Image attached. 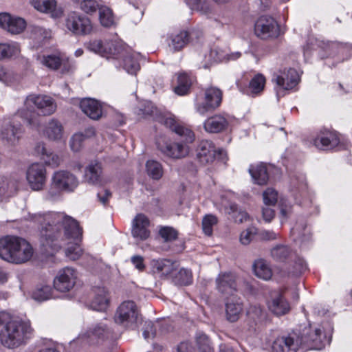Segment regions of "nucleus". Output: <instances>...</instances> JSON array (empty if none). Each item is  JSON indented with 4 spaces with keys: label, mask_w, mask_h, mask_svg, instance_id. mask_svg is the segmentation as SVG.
I'll list each match as a JSON object with an SVG mask.
<instances>
[{
    "label": "nucleus",
    "mask_w": 352,
    "mask_h": 352,
    "mask_svg": "<svg viewBox=\"0 0 352 352\" xmlns=\"http://www.w3.org/2000/svg\"><path fill=\"white\" fill-rule=\"evenodd\" d=\"M33 220L41 224L40 244L48 254L58 251L63 246L72 243L65 250L66 256L70 260H77L82 254L78 244L82 230L78 222L63 213L50 212L35 214Z\"/></svg>",
    "instance_id": "f257e3e1"
},
{
    "label": "nucleus",
    "mask_w": 352,
    "mask_h": 352,
    "mask_svg": "<svg viewBox=\"0 0 352 352\" xmlns=\"http://www.w3.org/2000/svg\"><path fill=\"white\" fill-rule=\"evenodd\" d=\"M159 121L179 137V139L175 142L158 141L157 144L159 150L166 156L173 159L186 157L190 151L188 144L195 140L194 133L179 124L174 118L162 116L160 118Z\"/></svg>",
    "instance_id": "f03ea898"
},
{
    "label": "nucleus",
    "mask_w": 352,
    "mask_h": 352,
    "mask_svg": "<svg viewBox=\"0 0 352 352\" xmlns=\"http://www.w3.org/2000/svg\"><path fill=\"white\" fill-rule=\"evenodd\" d=\"M24 106V109L18 111V115L32 127H38L40 124L38 115L50 116L56 109L54 99L45 95L28 96Z\"/></svg>",
    "instance_id": "7ed1b4c3"
},
{
    "label": "nucleus",
    "mask_w": 352,
    "mask_h": 352,
    "mask_svg": "<svg viewBox=\"0 0 352 352\" xmlns=\"http://www.w3.org/2000/svg\"><path fill=\"white\" fill-rule=\"evenodd\" d=\"M34 249L25 239L7 236L0 239V258L9 263L22 264L29 261Z\"/></svg>",
    "instance_id": "20e7f679"
},
{
    "label": "nucleus",
    "mask_w": 352,
    "mask_h": 352,
    "mask_svg": "<svg viewBox=\"0 0 352 352\" xmlns=\"http://www.w3.org/2000/svg\"><path fill=\"white\" fill-rule=\"evenodd\" d=\"M32 332V329L28 322L9 321L0 332V341L7 348H16L24 343Z\"/></svg>",
    "instance_id": "39448f33"
},
{
    "label": "nucleus",
    "mask_w": 352,
    "mask_h": 352,
    "mask_svg": "<svg viewBox=\"0 0 352 352\" xmlns=\"http://www.w3.org/2000/svg\"><path fill=\"white\" fill-rule=\"evenodd\" d=\"M78 184V179L74 173L66 170H56L52 175L50 188L45 193V199L55 200L60 197L62 192H74Z\"/></svg>",
    "instance_id": "423d86ee"
},
{
    "label": "nucleus",
    "mask_w": 352,
    "mask_h": 352,
    "mask_svg": "<svg viewBox=\"0 0 352 352\" xmlns=\"http://www.w3.org/2000/svg\"><path fill=\"white\" fill-rule=\"evenodd\" d=\"M38 60L43 66L50 70L60 69L62 74H70L76 69L74 63L59 52L39 56Z\"/></svg>",
    "instance_id": "0eeeda50"
},
{
    "label": "nucleus",
    "mask_w": 352,
    "mask_h": 352,
    "mask_svg": "<svg viewBox=\"0 0 352 352\" xmlns=\"http://www.w3.org/2000/svg\"><path fill=\"white\" fill-rule=\"evenodd\" d=\"M23 133L22 126L19 122L14 119H5L2 121L0 127V139L3 144L10 146L16 145Z\"/></svg>",
    "instance_id": "6e6552de"
},
{
    "label": "nucleus",
    "mask_w": 352,
    "mask_h": 352,
    "mask_svg": "<svg viewBox=\"0 0 352 352\" xmlns=\"http://www.w3.org/2000/svg\"><path fill=\"white\" fill-rule=\"evenodd\" d=\"M65 27L69 32L76 36L87 35L92 31L90 19L75 12L67 15L65 19Z\"/></svg>",
    "instance_id": "1a4fd4ad"
},
{
    "label": "nucleus",
    "mask_w": 352,
    "mask_h": 352,
    "mask_svg": "<svg viewBox=\"0 0 352 352\" xmlns=\"http://www.w3.org/2000/svg\"><path fill=\"white\" fill-rule=\"evenodd\" d=\"M254 31L256 35L261 39L276 38L280 34V28L276 20L267 15L257 19Z\"/></svg>",
    "instance_id": "9d476101"
},
{
    "label": "nucleus",
    "mask_w": 352,
    "mask_h": 352,
    "mask_svg": "<svg viewBox=\"0 0 352 352\" xmlns=\"http://www.w3.org/2000/svg\"><path fill=\"white\" fill-rule=\"evenodd\" d=\"M300 338L302 340V344L315 350H321L326 344L330 343V338L326 336L320 327L305 329Z\"/></svg>",
    "instance_id": "9b49d317"
},
{
    "label": "nucleus",
    "mask_w": 352,
    "mask_h": 352,
    "mask_svg": "<svg viewBox=\"0 0 352 352\" xmlns=\"http://www.w3.org/2000/svg\"><path fill=\"white\" fill-rule=\"evenodd\" d=\"M204 95V101L195 104L197 112L201 115L214 111L220 106L222 101V91L217 87L207 88Z\"/></svg>",
    "instance_id": "f8f14e48"
},
{
    "label": "nucleus",
    "mask_w": 352,
    "mask_h": 352,
    "mask_svg": "<svg viewBox=\"0 0 352 352\" xmlns=\"http://www.w3.org/2000/svg\"><path fill=\"white\" fill-rule=\"evenodd\" d=\"M87 49L101 56L109 58H118V55L122 53V47L116 41H105L101 40H93L87 44Z\"/></svg>",
    "instance_id": "ddd939ff"
},
{
    "label": "nucleus",
    "mask_w": 352,
    "mask_h": 352,
    "mask_svg": "<svg viewBox=\"0 0 352 352\" xmlns=\"http://www.w3.org/2000/svg\"><path fill=\"white\" fill-rule=\"evenodd\" d=\"M139 311L133 301L123 302L118 308L115 315V322L126 327L138 322Z\"/></svg>",
    "instance_id": "4468645a"
},
{
    "label": "nucleus",
    "mask_w": 352,
    "mask_h": 352,
    "mask_svg": "<svg viewBox=\"0 0 352 352\" xmlns=\"http://www.w3.org/2000/svg\"><path fill=\"white\" fill-rule=\"evenodd\" d=\"M47 170L44 165L34 163L27 169L26 178L30 188L33 190H41L46 182Z\"/></svg>",
    "instance_id": "2eb2a0df"
},
{
    "label": "nucleus",
    "mask_w": 352,
    "mask_h": 352,
    "mask_svg": "<svg viewBox=\"0 0 352 352\" xmlns=\"http://www.w3.org/2000/svg\"><path fill=\"white\" fill-rule=\"evenodd\" d=\"M76 272L74 269L66 267L58 271L54 279V287L58 292L70 291L76 284Z\"/></svg>",
    "instance_id": "dca6fc26"
},
{
    "label": "nucleus",
    "mask_w": 352,
    "mask_h": 352,
    "mask_svg": "<svg viewBox=\"0 0 352 352\" xmlns=\"http://www.w3.org/2000/svg\"><path fill=\"white\" fill-rule=\"evenodd\" d=\"M302 345L300 336L290 333L276 338L272 343V352H296Z\"/></svg>",
    "instance_id": "f3484780"
},
{
    "label": "nucleus",
    "mask_w": 352,
    "mask_h": 352,
    "mask_svg": "<svg viewBox=\"0 0 352 352\" xmlns=\"http://www.w3.org/2000/svg\"><path fill=\"white\" fill-rule=\"evenodd\" d=\"M267 305L269 311L276 316L286 315L291 309L289 302L280 291L270 292L267 300Z\"/></svg>",
    "instance_id": "a211bd4d"
},
{
    "label": "nucleus",
    "mask_w": 352,
    "mask_h": 352,
    "mask_svg": "<svg viewBox=\"0 0 352 352\" xmlns=\"http://www.w3.org/2000/svg\"><path fill=\"white\" fill-rule=\"evenodd\" d=\"M215 285L221 295L231 296L237 290L236 276L231 272H221L217 276Z\"/></svg>",
    "instance_id": "6ab92c4d"
},
{
    "label": "nucleus",
    "mask_w": 352,
    "mask_h": 352,
    "mask_svg": "<svg viewBox=\"0 0 352 352\" xmlns=\"http://www.w3.org/2000/svg\"><path fill=\"white\" fill-rule=\"evenodd\" d=\"M340 142L338 134L335 131L321 130L314 140V145L321 150H330Z\"/></svg>",
    "instance_id": "aec40b11"
},
{
    "label": "nucleus",
    "mask_w": 352,
    "mask_h": 352,
    "mask_svg": "<svg viewBox=\"0 0 352 352\" xmlns=\"http://www.w3.org/2000/svg\"><path fill=\"white\" fill-rule=\"evenodd\" d=\"M221 151H217L212 142L204 140H201L197 149V156L202 164H208L212 162L217 154H220Z\"/></svg>",
    "instance_id": "412c9836"
},
{
    "label": "nucleus",
    "mask_w": 352,
    "mask_h": 352,
    "mask_svg": "<svg viewBox=\"0 0 352 352\" xmlns=\"http://www.w3.org/2000/svg\"><path fill=\"white\" fill-rule=\"evenodd\" d=\"M25 21L20 17H12L8 13L0 14V26L11 34L21 33L25 28Z\"/></svg>",
    "instance_id": "4be33fe9"
},
{
    "label": "nucleus",
    "mask_w": 352,
    "mask_h": 352,
    "mask_svg": "<svg viewBox=\"0 0 352 352\" xmlns=\"http://www.w3.org/2000/svg\"><path fill=\"white\" fill-rule=\"evenodd\" d=\"M150 221L148 217L143 214L135 216L132 223L131 234L134 238L140 240L146 239L150 234L148 226Z\"/></svg>",
    "instance_id": "5701e85b"
},
{
    "label": "nucleus",
    "mask_w": 352,
    "mask_h": 352,
    "mask_svg": "<svg viewBox=\"0 0 352 352\" xmlns=\"http://www.w3.org/2000/svg\"><path fill=\"white\" fill-rule=\"evenodd\" d=\"M272 80L283 89L289 90L298 84L299 76L296 69L289 68L287 73L280 72V74H274Z\"/></svg>",
    "instance_id": "b1692460"
},
{
    "label": "nucleus",
    "mask_w": 352,
    "mask_h": 352,
    "mask_svg": "<svg viewBox=\"0 0 352 352\" xmlns=\"http://www.w3.org/2000/svg\"><path fill=\"white\" fill-rule=\"evenodd\" d=\"M82 111L92 120H99L102 116V107L100 102L94 98H83L80 102Z\"/></svg>",
    "instance_id": "393cba45"
},
{
    "label": "nucleus",
    "mask_w": 352,
    "mask_h": 352,
    "mask_svg": "<svg viewBox=\"0 0 352 352\" xmlns=\"http://www.w3.org/2000/svg\"><path fill=\"white\" fill-rule=\"evenodd\" d=\"M94 296L89 303L91 309L102 311H105L109 304V297L108 292L104 287H95L93 289Z\"/></svg>",
    "instance_id": "a878e982"
},
{
    "label": "nucleus",
    "mask_w": 352,
    "mask_h": 352,
    "mask_svg": "<svg viewBox=\"0 0 352 352\" xmlns=\"http://www.w3.org/2000/svg\"><path fill=\"white\" fill-rule=\"evenodd\" d=\"M228 124V120L223 115L215 114L205 120L204 127L208 133H217L226 130Z\"/></svg>",
    "instance_id": "bb28decb"
},
{
    "label": "nucleus",
    "mask_w": 352,
    "mask_h": 352,
    "mask_svg": "<svg viewBox=\"0 0 352 352\" xmlns=\"http://www.w3.org/2000/svg\"><path fill=\"white\" fill-rule=\"evenodd\" d=\"M63 135V126L57 120L52 119L49 121L43 130V135L51 141H59Z\"/></svg>",
    "instance_id": "cd10ccee"
},
{
    "label": "nucleus",
    "mask_w": 352,
    "mask_h": 352,
    "mask_svg": "<svg viewBox=\"0 0 352 352\" xmlns=\"http://www.w3.org/2000/svg\"><path fill=\"white\" fill-rule=\"evenodd\" d=\"M85 178L89 184L102 185L101 164L98 162L91 163L85 169Z\"/></svg>",
    "instance_id": "c85d7f7f"
},
{
    "label": "nucleus",
    "mask_w": 352,
    "mask_h": 352,
    "mask_svg": "<svg viewBox=\"0 0 352 352\" xmlns=\"http://www.w3.org/2000/svg\"><path fill=\"white\" fill-rule=\"evenodd\" d=\"M248 171L253 179L254 183L258 185H265L267 184L269 175L266 166L263 163L251 165Z\"/></svg>",
    "instance_id": "c756f323"
},
{
    "label": "nucleus",
    "mask_w": 352,
    "mask_h": 352,
    "mask_svg": "<svg viewBox=\"0 0 352 352\" xmlns=\"http://www.w3.org/2000/svg\"><path fill=\"white\" fill-rule=\"evenodd\" d=\"M189 41V33L184 30L179 31L169 37L168 46L174 52L179 51L188 43Z\"/></svg>",
    "instance_id": "7c9ffc66"
},
{
    "label": "nucleus",
    "mask_w": 352,
    "mask_h": 352,
    "mask_svg": "<svg viewBox=\"0 0 352 352\" xmlns=\"http://www.w3.org/2000/svg\"><path fill=\"white\" fill-rule=\"evenodd\" d=\"M194 81V77L186 72L177 74V85L175 87V92L177 95L184 96L188 94Z\"/></svg>",
    "instance_id": "2f4dec72"
},
{
    "label": "nucleus",
    "mask_w": 352,
    "mask_h": 352,
    "mask_svg": "<svg viewBox=\"0 0 352 352\" xmlns=\"http://www.w3.org/2000/svg\"><path fill=\"white\" fill-rule=\"evenodd\" d=\"M151 265L155 273L165 276L171 274L176 268V263L168 259L153 260Z\"/></svg>",
    "instance_id": "473e14b6"
},
{
    "label": "nucleus",
    "mask_w": 352,
    "mask_h": 352,
    "mask_svg": "<svg viewBox=\"0 0 352 352\" xmlns=\"http://www.w3.org/2000/svg\"><path fill=\"white\" fill-rule=\"evenodd\" d=\"M252 267L255 276L261 279L268 280L272 276V269L264 259L259 258L256 260Z\"/></svg>",
    "instance_id": "72a5a7b5"
},
{
    "label": "nucleus",
    "mask_w": 352,
    "mask_h": 352,
    "mask_svg": "<svg viewBox=\"0 0 352 352\" xmlns=\"http://www.w3.org/2000/svg\"><path fill=\"white\" fill-rule=\"evenodd\" d=\"M95 135V130L94 128L87 129L84 133H75L69 141L71 149L74 152L79 151L82 146L83 141Z\"/></svg>",
    "instance_id": "f704fd0d"
},
{
    "label": "nucleus",
    "mask_w": 352,
    "mask_h": 352,
    "mask_svg": "<svg viewBox=\"0 0 352 352\" xmlns=\"http://www.w3.org/2000/svg\"><path fill=\"white\" fill-rule=\"evenodd\" d=\"M32 6L38 11L50 13L53 16L58 15L56 10V2L55 0H30Z\"/></svg>",
    "instance_id": "c9c22d12"
},
{
    "label": "nucleus",
    "mask_w": 352,
    "mask_h": 352,
    "mask_svg": "<svg viewBox=\"0 0 352 352\" xmlns=\"http://www.w3.org/2000/svg\"><path fill=\"white\" fill-rule=\"evenodd\" d=\"M248 318L254 325L262 324L267 314L258 305H250L247 311Z\"/></svg>",
    "instance_id": "e433bc0d"
},
{
    "label": "nucleus",
    "mask_w": 352,
    "mask_h": 352,
    "mask_svg": "<svg viewBox=\"0 0 352 352\" xmlns=\"http://www.w3.org/2000/svg\"><path fill=\"white\" fill-rule=\"evenodd\" d=\"M243 311V305L238 302L230 301L226 304V318L231 322L239 320Z\"/></svg>",
    "instance_id": "4c0bfd02"
},
{
    "label": "nucleus",
    "mask_w": 352,
    "mask_h": 352,
    "mask_svg": "<svg viewBox=\"0 0 352 352\" xmlns=\"http://www.w3.org/2000/svg\"><path fill=\"white\" fill-rule=\"evenodd\" d=\"M226 212L228 213L234 219L236 223H242L246 221L249 216L248 213L239 209L236 204H230L228 207L226 208Z\"/></svg>",
    "instance_id": "58836bf2"
},
{
    "label": "nucleus",
    "mask_w": 352,
    "mask_h": 352,
    "mask_svg": "<svg viewBox=\"0 0 352 352\" xmlns=\"http://www.w3.org/2000/svg\"><path fill=\"white\" fill-rule=\"evenodd\" d=\"M52 293V289L50 285H39L32 292V297L36 301L43 302L50 299Z\"/></svg>",
    "instance_id": "ea45409f"
},
{
    "label": "nucleus",
    "mask_w": 352,
    "mask_h": 352,
    "mask_svg": "<svg viewBox=\"0 0 352 352\" xmlns=\"http://www.w3.org/2000/svg\"><path fill=\"white\" fill-rule=\"evenodd\" d=\"M147 174L153 179L159 180L163 175L162 165L155 160H148L146 164Z\"/></svg>",
    "instance_id": "a19ab883"
},
{
    "label": "nucleus",
    "mask_w": 352,
    "mask_h": 352,
    "mask_svg": "<svg viewBox=\"0 0 352 352\" xmlns=\"http://www.w3.org/2000/svg\"><path fill=\"white\" fill-rule=\"evenodd\" d=\"M16 190L15 183L5 177H0V199L9 197Z\"/></svg>",
    "instance_id": "79ce46f5"
},
{
    "label": "nucleus",
    "mask_w": 352,
    "mask_h": 352,
    "mask_svg": "<svg viewBox=\"0 0 352 352\" xmlns=\"http://www.w3.org/2000/svg\"><path fill=\"white\" fill-rule=\"evenodd\" d=\"M292 250L289 247L283 245H276L271 250L272 258L279 262L285 261L292 254Z\"/></svg>",
    "instance_id": "37998d69"
},
{
    "label": "nucleus",
    "mask_w": 352,
    "mask_h": 352,
    "mask_svg": "<svg viewBox=\"0 0 352 352\" xmlns=\"http://www.w3.org/2000/svg\"><path fill=\"white\" fill-rule=\"evenodd\" d=\"M173 281L175 285H188L191 284L192 281L191 271L185 268L180 269L174 276Z\"/></svg>",
    "instance_id": "c03bdc74"
},
{
    "label": "nucleus",
    "mask_w": 352,
    "mask_h": 352,
    "mask_svg": "<svg viewBox=\"0 0 352 352\" xmlns=\"http://www.w3.org/2000/svg\"><path fill=\"white\" fill-rule=\"evenodd\" d=\"M20 52L16 43H0V60L17 55Z\"/></svg>",
    "instance_id": "a18cd8bd"
},
{
    "label": "nucleus",
    "mask_w": 352,
    "mask_h": 352,
    "mask_svg": "<svg viewBox=\"0 0 352 352\" xmlns=\"http://www.w3.org/2000/svg\"><path fill=\"white\" fill-rule=\"evenodd\" d=\"M42 160L45 165L52 168H57L63 162V156L49 150L48 152L42 157Z\"/></svg>",
    "instance_id": "49530a36"
},
{
    "label": "nucleus",
    "mask_w": 352,
    "mask_h": 352,
    "mask_svg": "<svg viewBox=\"0 0 352 352\" xmlns=\"http://www.w3.org/2000/svg\"><path fill=\"white\" fill-rule=\"evenodd\" d=\"M99 19L102 25L104 27H110L114 23L112 11L107 6L99 8Z\"/></svg>",
    "instance_id": "de8ad7c7"
},
{
    "label": "nucleus",
    "mask_w": 352,
    "mask_h": 352,
    "mask_svg": "<svg viewBox=\"0 0 352 352\" xmlns=\"http://www.w3.org/2000/svg\"><path fill=\"white\" fill-rule=\"evenodd\" d=\"M123 68L130 74H136L140 66L132 55L126 54L123 59Z\"/></svg>",
    "instance_id": "09e8293b"
},
{
    "label": "nucleus",
    "mask_w": 352,
    "mask_h": 352,
    "mask_svg": "<svg viewBox=\"0 0 352 352\" xmlns=\"http://www.w3.org/2000/svg\"><path fill=\"white\" fill-rule=\"evenodd\" d=\"M218 222V219L213 214H206L202 220V229L206 235L210 236L213 232V226Z\"/></svg>",
    "instance_id": "8fccbe9b"
},
{
    "label": "nucleus",
    "mask_w": 352,
    "mask_h": 352,
    "mask_svg": "<svg viewBox=\"0 0 352 352\" xmlns=\"http://www.w3.org/2000/svg\"><path fill=\"white\" fill-rule=\"evenodd\" d=\"M197 344L200 352H212L213 348L209 338L203 333H199L196 337Z\"/></svg>",
    "instance_id": "3c124183"
},
{
    "label": "nucleus",
    "mask_w": 352,
    "mask_h": 352,
    "mask_svg": "<svg viewBox=\"0 0 352 352\" xmlns=\"http://www.w3.org/2000/svg\"><path fill=\"white\" fill-rule=\"evenodd\" d=\"M265 83V77L262 74H257L250 82V89L253 94H258L263 91Z\"/></svg>",
    "instance_id": "603ef678"
},
{
    "label": "nucleus",
    "mask_w": 352,
    "mask_h": 352,
    "mask_svg": "<svg viewBox=\"0 0 352 352\" xmlns=\"http://www.w3.org/2000/svg\"><path fill=\"white\" fill-rule=\"evenodd\" d=\"M157 111L156 107L150 101L144 102L139 107L138 114L142 116L157 115Z\"/></svg>",
    "instance_id": "864d4df0"
},
{
    "label": "nucleus",
    "mask_w": 352,
    "mask_h": 352,
    "mask_svg": "<svg viewBox=\"0 0 352 352\" xmlns=\"http://www.w3.org/2000/svg\"><path fill=\"white\" fill-rule=\"evenodd\" d=\"M256 234L257 229L255 227L248 228L241 233L239 238L240 243L244 245L250 244Z\"/></svg>",
    "instance_id": "5fc2aeb1"
},
{
    "label": "nucleus",
    "mask_w": 352,
    "mask_h": 352,
    "mask_svg": "<svg viewBox=\"0 0 352 352\" xmlns=\"http://www.w3.org/2000/svg\"><path fill=\"white\" fill-rule=\"evenodd\" d=\"M79 8L83 12L91 14L99 9V5L96 0H80Z\"/></svg>",
    "instance_id": "6e6d98bb"
},
{
    "label": "nucleus",
    "mask_w": 352,
    "mask_h": 352,
    "mask_svg": "<svg viewBox=\"0 0 352 352\" xmlns=\"http://www.w3.org/2000/svg\"><path fill=\"white\" fill-rule=\"evenodd\" d=\"M264 205L275 206L278 200V192L272 188L266 189L263 193Z\"/></svg>",
    "instance_id": "4d7b16f0"
},
{
    "label": "nucleus",
    "mask_w": 352,
    "mask_h": 352,
    "mask_svg": "<svg viewBox=\"0 0 352 352\" xmlns=\"http://www.w3.org/2000/svg\"><path fill=\"white\" fill-rule=\"evenodd\" d=\"M160 236L165 241H171L177 239V232L171 227H164L160 230Z\"/></svg>",
    "instance_id": "13d9d810"
},
{
    "label": "nucleus",
    "mask_w": 352,
    "mask_h": 352,
    "mask_svg": "<svg viewBox=\"0 0 352 352\" xmlns=\"http://www.w3.org/2000/svg\"><path fill=\"white\" fill-rule=\"evenodd\" d=\"M307 269L305 261L300 257H297L294 261L293 270L289 272L293 276H298Z\"/></svg>",
    "instance_id": "bf43d9fd"
},
{
    "label": "nucleus",
    "mask_w": 352,
    "mask_h": 352,
    "mask_svg": "<svg viewBox=\"0 0 352 352\" xmlns=\"http://www.w3.org/2000/svg\"><path fill=\"white\" fill-rule=\"evenodd\" d=\"M16 79L14 74L0 65V81L6 85L12 84Z\"/></svg>",
    "instance_id": "052dcab7"
},
{
    "label": "nucleus",
    "mask_w": 352,
    "mask_h": 352,
    "mask_svg": "<svg viewBox=\"0 0 352 352\" xmlns=\"http://www.w3.org/2000/svg\"><path fill=\"white\" fill-rule=\"evenodd\" d=\"M272 206H265L262 208V215L265 221L270 222L275 216L274 210L271 208Z\"/></svg>",
    "instance_id": "680f3d73"
},
{
    "label": "nucleus",
    "mask_w": 352,
    "mask_h": 352,
    "mask_svg": "<svg viewBox=\"0 0 352 352\" xmlns=\"http://www.w3.org/2000/svg\"><path fill=\"white\" fill-rule=\"evenodd\" d=\"M146 328L143 331V336L145 339H149L153 338L155 334V331L153 329V324L151 322H146Z\"/></svg>",
    "instance_id": "e2e57ef3"
},
{
    "label": "nucleus",
    "mask_w": 352,
    "mask_h": 352,
    "mask_svg": "<svg viewBox=\"0 0 352 352\" xmlns=\"http://www.w3.org/2000/svg\"><path fill=\"white\" fill-rule=\"evenodd\" d=\"M97 196L100 203L106 205L111 197V192L109 190L104 189L102 192H98Z\"/></svg>",
    "instance_id": "0e129e2a"
},
{
    "label": "nucleus",
    "mask_w": 352,
    "mask_h": 352,
    "mask_svg": "<svg viewBox=\"0 0 352 352\" xmlns=\"http://www.w3.org/2000/svg\"><path fill=\"white\" fill-rule=\"evenodd\" d=\"M177 352H195V349L192 344L183 342L178 345Z\"/></svg>",
    "instance_id": "69168bd1"
},
{
    "label": "nucleus",
    "mask_w": 352,
    "mask_h": 352,
    "mask_svg": "<svg viewBox=\"0 0 352 352\" xmlns=\"http://www.w3.org/2000/svg\"><path fill=\"white\" fill-rule=\"evenodd\" d=\"M131 263L140 271H142L145 268L144 259L140 256H133L131 257Z\"/></svg>",
    "instance_id": "338daca9"
},
{
    "label": "nucleus",
    "mask_w": 352,
    "mask_h": 352,
    "mask_svg": "<svg viewBox=\"0 0 352 352\" xmlns=\"http://www.w3.org/2000/svg\"><path fill=\"white\" fill-rule=\"evenodd\" d=\"M48 149L46 148L45 144L43 142H40L36 143L34 147V151L36 154L40 155L41 159L42 160V157H43L47 152Z\"/></svg>",
    "instance_id": "774afa93"
}]
</instances>
